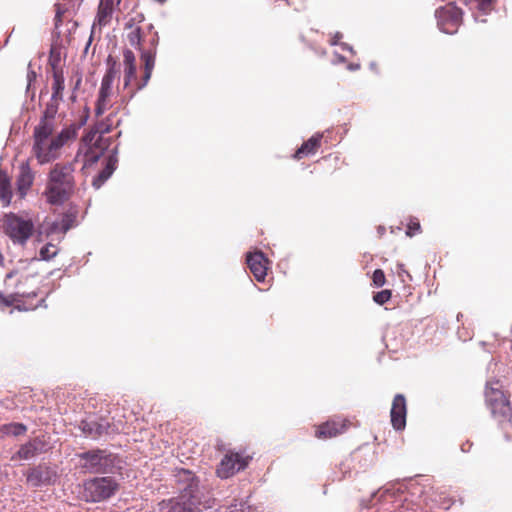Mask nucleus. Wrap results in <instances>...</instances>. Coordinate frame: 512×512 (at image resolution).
Returning a JSON list of instances; mask_svg holds the SVG:
<instances>
[{
  "label": "nucleus",
  "instance_id": "obj_1",
  "mask_svg": "<svg viewBox=\"0 0 512 512\" xmlns=\"http://www.w3.org/2000/svg\"><path fill=\"white\" fill-rule=\"evenodd\" d=\"M158 42V33L154 32L150 39L151 47L143 50L140 56L143 64L140 78L137 77L136 57L133 51L127 48L123 50V93L119 100L120 106H126L138 91L147 86L155 67Z\"/></svg>",
  "mask_w": 512,
  "mask_h": 512
},
{
  "label": "nucleus",
  "instance_id": "obj_2",
  "mask_svg": "<svg viewBox=\"0 0 512 512\" xmlns=\"http://www.w3.org/2000/svg\"><path fill=\"white\" fill-rule=\"evenodd\" d=\"M78 127L71 124L63 128L57 135H53L54 128L43 122L37 125L33 132L32 152L39 164H46L58 159L64 145L77 137Z\"/></svg>",
  "mask_w": 512,
  "mask_h": 512
},
{
  "label": "nucleus",
  "instance_id": "obj_3",
  "mask_svg": "<svg viewBox=\"0 0 512 512\" xmlns=\"http://www.w3.org/2000/svg\"><path fill=\"white\" fill-rule=\"evenodd\" d=\"M73 162L56 163L48 173L44 195L49 204L60 205L67 201L75 188Z\"/></svg>",
  "mask_w": 512,
  "mask_h": 512
},
{
  "label": "nucleus",
  "instance_id": "obj_4",
  "mask_svg": "<svg viewBox=\"0 0 512 512\" xmlns=\"http://www.w3.org/2000/svg\"><path fill=\"white\" fill-rule=\"evenodd\" d=\"M207 508L208 505L202 501L195 482H190L179 496L160 503L161 512H201Z\"/></svg>",
  "mask_w": 512,
  "mask_h": 512
},
{
  "label": "nucleus",
  "instance_id": "obj_5",
  "mask_svg": "<svg viewBox=\"0 0 512 512\" xmlns=\"http://www.w3.org/2000/svg\"><path fill=\"white\" fill-rule=\"evenodd\" d=\"M4 231L13 243L24 245L34 232V223L15 213L6 214L3 221Z\"/></svg>",
  "mask_w": 512,
  "mask_h": 512
},
{
  "label": "nucleus",
  "instance_id": "obj_6",
  "mask_svg": "<svg viewBox=\"0 0 512 512\" xmlns=\"http://www.w3.org/2000/svg\"><path fill=\"white\" fill-rule=\"evenodd\" d=\"M117 113L112 112L105 121L99 123L98 125V132L99 135H97V132H94L92 134H89L85 137V141H94V144L89 147V149L86 151L84 158L86 164H92L98 161L100 156L103 154V151L107 147V141L103 139L102 134L109 133L112 131L114 127V119L116 118Z\"/></svg>",
  "mask_w": 512,
  "mask_h": 512
},
{
  "label": "nucleus",
  "instance_id": "obj_7",
  "mask_svg": "<svg viewBox=\"0 0 512 512\" xmlns=\"http://www.w3.org/2000/svg\"><path fill=\"white\" fill-rule=\"evenodd\" d=\"M117 489L112 477H97L84 483L83 497L88 502H100L110 498Z\"/></svg>",
  "mask_w": 512,
  "mask_h": 512
},
{
  "label": "nucleus",
  "instance_id": "obj_8",
  "mask_svg": "<svg viewBox=\"0 0 512 512\" xmlns=\"http://www.w3.org/2000/svg\"><path fill=\"white\" fill-rule=\"evenodd\" d=\"M437 24L441 31L453 34L462 22V11L454 3H448L435 12Z\"/></svg>",
  "mask_w": 512,
  "mask_h": 512
},
{
  "label": "nucleus",
  "instance_id": "obj_9",
  "mask_svg": "<svg viewBox=\"0 0 512 512\" xmlns=\"http://www.w3.org/2000/svg\"><path fill=\"white\" fill-rule=\"evenodd\" d=\"M33 277L27 273L12 271L6 275L5 286L13 288V294L19 297H35L37 296V287L30 284Z\"/></svg>",
  "mask_w": 512,
  "mask_h": 512
},
{
  "label": "nucleus",
  "instance_id": "obj_10",
  "mask_svg": "<svg viewBox=\"0 0 512 512\" xmlns=\"http://www.w3.org/2000/svg\"><path fill=\"white\" fill-rule=\"evenodd\" d=\"M251 457L242 453L228 451L219 463L216 473L222 479H227L237 472L244 470Z\"/></svg>",
  "mask_w": 512,
  "mask_h": 512
},
{
  "label": "nucleus",
  "instance_id": "obj_11",
  "mask_svg": "<svg viewBox=\"0 0 512 512\" xmlns=\"http://www.w3.org/2000/svg\"><path fill=\"white\" fill-rule=\"evenodd\" d=\"M486 403L496 417L507 418L511 408L508 396L500 388L488 386L485 391Z\"/></svg>",
  "mask_w": 512,
  "mask_h": 512
},
{
  "label": "nucleus",
  "instance_id": "obj_12",
  "mask_svg": "<svg viewBox=\"0 0 512 512\" xmlns=\"http://www.w3.org/2000/svg\"><path fill=\"white\" fill-rule=\"evenodd\" d=\"M352 426V422L343 417H334L315 426V437L318 439H330L344 434Z\"/></svg>",
  "mask_w": 512,
  "mask_h": 512
},
{
  "label": "nucleus",
  "instance_id": "obj_13",
  "mask_svg": "<svg viewBox=\"0 0 512 512\" xmlns=\"http://www.w3.org/2000/svg\"><path fill=\"white\" fill-rule=\"evenodd\" d=\"M57 478L56 471L44 464L30 468L26 474L28 484L33 487L52 485L56 482Z\"/></svg>",
  "mask_w": 512,
  "mask_h": 512
},
{
  "label": "nucleus",
  "instance_id": "obj_14",
  "mask_svg": "<svg viewBox=\"0 0 512 512\" xmlns=\"http://www.w3.org/2000/svg\"><path fill=\"white\" fill-rule=\"evenodd\" d=\"M78 457L84 461L81 464L83 469L89 472H103L108 466L109 460L105 451L97 449L78 454Z\"/></svg>",
  "mask_w": 512,
  "mask_h": 512
},
{
  "label": "nucleus",
  "instance_id": "obj_15",
  "mask_svg": "<svg viewBox=\"0 0 512 512\" xmlns=\"http://www.w3.org/2000/svg\"><path fill=\"white\" fill-rule=\"evenodd\" d=\"M113 83L114 80L102 78L95 106L96 116L103 115L112 107Z\"/></svg>",
  "mask_w": 512,
  "mask_h": 512
},
{
  "label": "nucleus",
  "instance_id": "obj_16",
  "mask_svg": "<svg viewBox=\"0 0 512 512\" xmlns=\"http://www.w3.org/2000/svg\"><path fill=\"white\" fill-rule=\"evenodd\" d=\"M246 262L254 278L258 282L264 281L268 270V259L264 253L260 251L249 253Z\"/></svg>",
  "mask_w": 512,
  "mask_h": 512
},
{
  "label": "nucleus",
  "instance_id": "obj_17",
  "mask_svg": "<svg viewBox=\"0 0 512 512\" xmlns=\"http://www.w3.org/2000/svg\"><path fill=\"white\" fill-rule=\"evenodd\" d=\"M35 173L32 171L28 162H23L19 166V174L16 179V193L20 199H24L33 185Z\"/></svg>",
  "mask_w": 512,
  "mask_h": 512
},
{
  "label": "nucleus",
  "instance_id": "obj_18",
  "mask_svg": "<svg viewBox=\"0 0 512 512\" xmlns=\"http://www.w3.org/2000/svg\"><path fill=\"white\" fill-rule=\"evenodd\" d=\"M406 400L402 394H397L392 402L391 407V424L396 430H403L406 426Z\"/></svg>",
  "mask_w": 512,
  "mask_h": 512
},
{
  "label": "nucleus",
  "instance_id": "obj_19",
  "mask_svg": "<svg viewBox=\"0 0 512 512\" xmlns=\"http://www.w3.org/2000/svg\"><path fill=\"white\" fill-rule=\"evenodd\" d=\"M43 443L39 438H34L22 444L18 451L11 457L12 461L29 460L35 457L40 451Z\"/></svg>",
  "mask_w": 512,
  "mask_h": 512
},
{
  "label": "nucleus",
  "instance_id": "obj_20",
  "mask_svg": "<svg viewBox=\"0 0 512 512\" xmlns=\"http://www.w3.org/2000/svg\"><path fill=\"white\" fill-rule=\"evenodd\" d=\"M322 137L323 135L320 133L314 134L296 150L293 158L301 160L304 157L315 154L321 146Z\"/></svg>",
  "mask_w": 512,
  "mask_h": 512
},
{
  "label": "nucleus",
  "instance_id": "obj_21",
  "mask_svg": "<svg viewBox=\"0 0 512 512\" xmlns=\"http://www.w3.org/2000/svg\"><path fill=\"white\" fill-rule=\"evenodd\" d=\"M120 0H100L97 12V21L100 26L107 25L113 16L115 4Z\"/></svg>",
  "mask_w": 512,
  "mask_h": 512
},
{
  "label": "nucleus",
  "instance_id": "obj_22",
  "mask_svg": "<svg viewBox=\"0 0 512 512\" xmlns=\"http://www.w3.org/2000/svg\"><path fill=\"white\" fill-rule=\"evenodd\" d=\"M496 0H465V5L477 19L480 15L489 14L495 7Z\"/></svg>",
  "mask_w": 512,
  "mask_h": 512
},
{
  "label": "nucleus",
  "instance_id": "obj_23",
  "mask_svg": "<svg viewBox=\"0 0 512 512\" xmlns=\"http://www.w3.org/2000/svg\"><path fill=\"white\" fill-rule=\"evenodd\" d=\"M11 179L6 171L0 169V201L3 206H8L12 200Z\"/></svg>",
  "mask_w": 512,
  "mask_h": 512
},
{
  "label": "nucleus",
  "instance_id": "obj_24",
  "mask_svg": "<svg viewBox=\"0 0 512 512\" xmlns=\"http://www.w3.org/2000/svg\"><path fill=\"white\" fill-rule=\"evenodd\" d=\"M117 159L114 156H109L106 159L105 167L99 172V174L93 179L92 185L99 189L104 182L112 175L116 168Z\"/></svg>",
  "mask_w": 512,
  "mask_h": 512
},
{
  "label": "nucleus",
  "instance_id": "obj_25",
  "mask_svg": "<svg viewBox=\"0 0 512 512\" xmlns=\"http://www.w3.org/2000/svg\"><path fill=\"white\" fill-rule=\"evenodd\" d=\"M64 74L61 69L53 68V83H52V100L54 102H60L63 100L64 85Z\"/></svg>",
  "mask_w": 512,
  "mask_h": 512
},
{
  "label": "nucleus",
  "instance_id": "obj_26",
  "mask_svg": "<svg viewBox=\"0 0 512 512\" xmlns=\"http://www.w3.org/2000/svg\"><path fill=\"white\" fill-rule=\"evenodd\" d=\"M80 427L86 436L93 439L98 438L106 431V427L94 421H82Z\"/></svg>",
  "mask_w": 512,
  "mask_h": 512
},
{
  "label": "nucleus",
  "instance_id": "obj_27",
  "mask_svg": "<svg viewBox=\"0 0 512 512\" xmlns=\"http://www.w3.org/2000/svg\"><path fill=\"white\" fill-rule=\"evenodd\" d=\"M59 103L60 102H54L52 99L50 100L38 125H42L43 122H46V124H50V126L54 128V117L58 111Z\"/></svg>",
  "mask_w": 512,
  "mask_h": 512
},
{
  "label": "nucleus",
  "instance_id": "obj_28",
  "mask_svg": "<svg viewBox=\"0 0 512 512\" xmlns=\"http://www.w3.org/2000/svg\"><path fill=\"white\" fill-rule=\"evenodd\" d=\"M131 28V31L127 34V39L129 41V44L133 46L134 48L138 49L139 51H143L142 47V31L139 26L133 27L132 25H129Z\"/></svg>",
  "mask_w": 512,
  "mask_h": 512
},
{
  "label": "nucleus",
  "instance_id": "obj_29",
  "mask_svg": "<svg viewBox=\"0 0 512 512\" xmlns=\"http://www.w3.org/2000/svg\"><path fill=\"white\" fill-rule=\"evenodd\" d=\"M0 431L5 435L20 436L27 432V426L22 423H9L2 425Z\"/></svg>",
  "mask_w": 512,
  "mask_h": 512
},
{
  "label": "nucleus",
  "instance_id": "obj_30",
  "mask_svg": "<svg viewBox=\"0 0 512 512\" xmlns=\"http://www.w3.org/2000/svg\"><path fill=\"white\" fill-rule=\"evenodd\" d=\"M106 65H107V70H106L103 78L109 79V80H115L118 75V72H119L118 63H117L116 58L113 57L112 55H109L106 60Z\"/></svg>",
  "mask_w": 512,
  "mask_h": 512
},
{
  "label": "nucleus",
  "instance_id": "obj_31",
  "mask_svg": "<svg viewBox=\"0 0 512 512\" xmlns=\"http://www.w3.org/2000/svg\"><path fill=\"white\" fill-rule=\"evenodd\" d=\"M58 251V248L54 244L48 243L40 249V258L49 261L58 254Z\"/></svg>",
  "mask_w": 512,
  "mask_h": 512
},
{
  "label": "nucleus",
  "instance_id": "obj_32",
  "mask_svg": "<svg viewBox=\"0 0 512 512\" xmlns=\"http://www.w3.org/2000/svg\"><path fill=\"white\" fill-rule=\"evenodd\" d=\"M250 506L243 500H235L225 510V512H249Z\"/></svg>",
  "mask_w": 512,
  "mask_h": 512
},
{
  "label": "nucleus",
  "instance_id": "obj_33",
  "mask_svg": "<svg viewBox=\"0 0 512 512\" xmlns=\"http://www.w3.org/2000/svg\"><path fill=\"white\" fill-rule=\"evenodd\" d=\"M421 232V226L417 218H410L407 224L406 235L412 237Z\"/></svg>",
  "mask_w": 512,
  "mask_h": 512
},
{
  "label": "nucleus",
  "instance_id": "obj_34",
  "mask_svg": "<svg viewBox=\"0 0 512 512\" xmlns=\"http://www.w3.org/2000/svg\"><path fill=\"white\" fill-rule=\"evenodd\" d=\"M391 296H392L391 290L385 289V290L375 293L373 296V300L377 304L383 305L391 299Z\"/></svg>",
  "mask_w": 512,
  "mask_h": 512
},
{
  "label": "nucleus",
  "instance_id": "obj_35",
  "mask_svg": "<svg viewBox=\"0 0 512 512\" xmlns=\"http://www.w3.org/2000/svg\"><path fill=\"white\" fill-rule=\"evenodd\" d=\"M372 282L375 287H382L386 283L385 273L382 269H376L372 275Z\"/></svg>",
  "mask_w": 512,
  "mask_h": 512
},
{
  "label": "nucleus",
  "instance_id": "obj_36",
  "mask_svg": "<svg viewBox=\"0 0 512 512\" xmlns=\"http://www.w3.org/2000/svg\"><path fill=\"white\" fill-rule=\"evenodd\" d=\"M65 12H66V9H64L61 4L56 5V15L54 18L56 28H58L61 25L62 17Z\"/></svg>",
  "mask_w": 512,
  "mask_h": 512
},
{
  "label": "nucleus",
  "instance_id": "obj_37",
  "mask_svg": "<svg viewBox=\"0 0 512 512\" xmlns=\"http://www.w3.org/2000/svg\"><path fill=\"white\" fill-rule=\"evenodd\" d=\"M341 38H342V34H341V33H339V32H337V33L333 36V38H332V42H331V43H332L333 45H335V44H337V43L339 42V40H340Z\"/></svg>",
  "mask_w": 512,
  "mask_h": 512
},
{
  "label": "nucleus",
  "instance_id": "obj_38",
  "mask_svg": "<svg viewBox=\"0 0 512 512\" xmlns=\"http://www.w3.org/2000/svg\"><path fill=\"white\" fill-rule=\"evenodd\" d=\"M71 3L72 8L80 6L83 0H68Z\"/></svg>",
  "mask_w": 512,
  "mask_h": 512
},
{
  "label": "nucleus",
  "instance_id": "obj_39",
  "mask_svg": "<svg viewBox=\"0 0 512 512\" xmlns=\"http://www.w3.org/2000/svg\"><path fill=\"white\" fill-rule=\"evenodd\" d=\"M3 261H4V257L2 255V253L0 252V266L3 264Z\"/></svg>",
  "mask_w": 512,
  "mask_h": 512
},
{
  "label": "nucleus",
  "instance_id": "obj_40",
  "mask_svg": "<svg viewBox=\"0 0 512 512\" xmlns=\"http://www.w3.org/2000/svg\"><path fill=\"white\" fill-rule=\"evenodd\" d=\"M80 83H81V78H79V79L77 80L76 85H75V89H76V88H78V86L80 85Z\"/></svg>",
  "mask_w": 512,
  "mask_h": 512
},
{
  "label": "nucleus",
  "instance_id": "obj_41",
  "mask_svg": "<svg viewBox=\"0 0 512 512\" xmlns=\"http://www.w3.org/2000/svg\"><path fill=\"white\" fill-rule=\"evenodd\" d=\"M155 1H156V2H158V3H164V2H166V0H155Z\"/></svg>",
  "mask_w": 512,
  "mask_h": 512
},
{
  "label": "nucleus",
  "instance_id": "obj_42",
  "mask_svg": "<svg viewBox=\"0 0 512 512\" xmlns=\"http://www.w3.org/2000/svg\"><path fill=\"white\" fill-rule=\"evenodd\" d=\"M119 123H120V120L117 119L116 122H115V126H118Z\"/></svg>",
  "mask_w": 512,
  "mask_h": 512
}]
</instances>
